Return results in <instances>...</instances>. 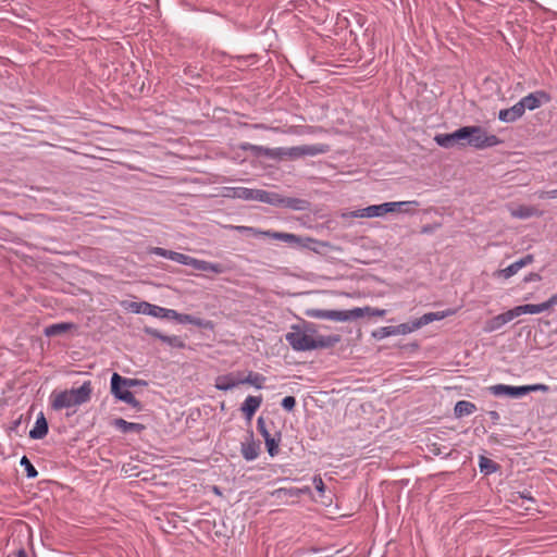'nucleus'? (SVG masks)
<instances>
[{"label": "nucleus", "instance_id": "f257e3e1", "mask_svg": "<svg viewBox=\"0 0 557 557\" xmlns=\"http://www.w3.org/2000/svg\"><path fill=\"white\" fill-rule=\"evenodd\" d=\"M285 337L293 349L297 351L326 348L339 342L338 336H323L317 334L314 330L309 327L300 330L296 326H293L292 331L288 332Z\"/></svg>", "mask_w": 557, "mask_h": 557}, {"label": "nucleus", "instance_id": "f03ea898", "mask_svg": "<svg viewBox=\"0 0 557 557\" xmlns=\"http://www.w3.org/2000/svg\"><path fill=\"white\" fill-rule=\"evenodd\" d=\"M92 394L90 381L84 382L79 387L63 391H53L49 396V404L55 411L78 407L88 403Z\"/></svg>", "mask_w": 557, "mask_h": 557}, {"label": "nucleus", "instance_id": "7ed1b4c3", "mask_svg": "<svg viewBox=\"0 0 557 557\" xmlns=\"http://www.w3.org/2000/svg\"><path fill=\"white\" fill-rule=\"evenodd\" d=\"M555 304V297L542 304H527L517 306L506 312L495 315L485 322L484 331L487 333L494 332L500 329L506 323L510 322L515 318L520 317L521 314H539L546 310H548Z\"/></svg>", "mask_w": 557, "mask_h": 557}, {"label": "nucleus", "instance_id": "20e7f679", "mask_svg": "<svg viewBox=\"0 0 557 557\" xmlns=\"http://www.w3.org/2000/svg\"><path fill=\"white\" fill-rule=\"evenodd\" d=\"M374 315V317H384L386 314V310L377 309L372 307L364 308H354L351 310L338 311V310H323V309H308L306 311V315L314 319H326L333 321H348L352 319H359L364 315Z\"/></svg>", "mask_w": 557, "mask_h": 557}, {"label": "nucleus", "instance_id": "39448f33", "mask_svg": "<svg viewBox=\"0 0 557 557\" xmlns=\"http://www.w3.org/2000/svg\"><path fill=\"white\" fill-rule=\"evenodd\" d=\"M253 151L262 152L263 154L271 158H289L297 159L305 156H318L325 153L330 150V147L325 144H315V145H304L296 146L289 148H263L258 146H250Z\"/></svg>", "mask_w": 557, "mask_h": 557}, {"label": "nucleus", "instance_id": "423d86ee", "mask_svg": "<svg viewBox=\"0 0 557 557\" xmlns=\"http://www.w3.org/2000/svg\"><path fill=\"white\" fill-rule=\"evenodd\" d=\"M457 136L460 138L461 146H470L475 149H485L502 143L496 135L488 134L481 126L460 127L457 129Z\"/></svg>", "mask_w": 557, "mask_h": 557}, {"label": "nucleus", "instance_id": "0eeeda50", "mask_svg": "<svg viewBox=\"0 0 557 557\" xmlns=\"http://www.w3.org/2000/svg\"><path fill=\"white\" fill-rule=\"evenodd\" d=\"M236 231L240 233H249L253 236H267L273 239L283 240L289 244H297L304 248L314 249L312 247L313 244L318 242L310 237H300L292 233H282V232H273V231H260L250 226H235Z\"/></svg>", "mask_w": 557, "mask_h": 557}, {"label": "nucleus", "instance_id": "6e6552de", "mask_svg": "<svg viewBox=\"0 0 557 557\" xmlns=\"http://www.w3.org/2000/svg\"><path fill=\"white\" fill-rule=\"evenodd\" d=\"M223 196L264 203H267V201H273V199L269 197V191L246 187H225Z\"/></svg>", "mask_w": 557, "mask_h": 557}, {"label": "nucleus", "instance_id": "1a4fd4ad", "mask_svg": "<svg viewBox=\"0 0 557 557\" xmlns=\"http://www.w3.org/2000/svg\"><path fill=\"white\" fill-rule=\"evenodd\" d=\"M120 381H122V376L117 373H113L111 377V393L115 398L131 405L133 408L139 409L140 403L135 398L128 388H125L122 384H120Z\"/></svg>", "mask_w": 557, "mask_h": 557}, {"label": "nucleus", "instance_id": "9d476101", "mask_svg": "<svg viewBox=\"0 0 557 557\" xmlns=\"http://www.w3.org/2000/svg\"><path fill=\"white\" fill-rule=\"evenodd\" d=\"M178 263L190 265L198 271L213 272L215 274H221L225 271L224 267L220 263L208 262L206 260L196 259L184 253H182Z\"/></svg>", "mask_w": 557, "mask_h": 557}, {"label": "nucleus", "instance_id": "9b49d317", "mask_svg": "<svg viewBox=\"0 0 557 557\" xmlns=\"http://www.w3.org/2000/svg\"><path fill=\"white\" fill-rule=\"evenodd\" d=\"M534 262V256L533 255H527L520 260L511 263L505 269H499L494 272L495 277L508 280L511 276L516 275L522 268L528 267Z\"/></svg>", "mask_w": 557, "mask_h": 557}, {"label": "nucleus", "instance_id": "f8f14e48", "mask_svg": "<svg viewBox=\"0 0 557 557\" xmlns=\"http://www.w3.org/2000/svg\"><path fill=\"white\" fill-rule=\"evenodd\" d=\"M122 307L133 313H141L158 318L159 306L147 301H123Z\"/></svg>", "mask_w": 557, "mask_h": 557}, {"label": "nucleus", "instance_id": "ddd939ff", "mask_svg": "<svg viewBox=\"0 0 557 557\" xmlns=\"http://www.w3.org/2000/svg\"><path fill=\"white\" fill-rule=\"evenodd\" d=\"M550 101V97L547 92L543 90H539L535 92H531L528 96L523 97L520 100V103L522 104V109L525 112V110H535L540 108L543 103H547Z\"/></svg>", "mask_w": 557, "mask_h": 557}, {"label": "nucleus", "instance_id": "4468645a", "mask_svg": "<svg viewBox=\"0 0 557 557\" xmlns=\"http://www.w3.org/2000/svg\"><path fill=\"white\" fill-rule=\"evenodd\" d=\"M387 205L381 203V205H372L356 211H352L349 213L352 218H381L387 214L386 210H388Z\"/></svg>", "mask_w": 557, "mask_h": 557}, {"label": "nucleus", "instance_id": "2eb2a0df", "mask_svg": "<svg viewBox=\"0 0 557 557\" xmlns=\"http://www.w3.org/2000/svg\"><path fill=\"white\" fill-rule=\"evenodd\" d=\"M549 386L546 384H533V385H524V386H509L507 385V396L510 397H520L530 392H548Z\"/></svg>", "mask_w": 557, "mask_h": 557}, {"label": "nucleus", "instance_id": "dca6fc26", "mask_svg": "<svg viewBox=\"0 0 557 557\" xmlns=\"http://www.w3.org/2000/svg\"><path fill=\"white\" fill-rule=\"evenodd\" d=\"M242 384L240 376L235 373L219 375L214 386L219 391H228Z\"/></svg>", "mask_w": 557, "mask_h": 557}, {"label": "nucleus", "instance_id": "f3484780", "mask_svg": "<svg viewBox=\"0 0 557 557\" xmlns=\"http://www.w3.org/2000/svg\"><path fill=\"white\" fill-rule=\"evenodd\" d=\"M269 197L273 199V201H267L269 205L278 206V207H285V208H292L295 210H300L304 207L300 206L302 203L301 200L295 199V198H284L281 195L276 193H269Z\"/></svg>", "mask_w": 557, "mask_h": 557}, {"label": "nucleus", "instance_id": "a211bd4d", "mask_svg": "<svg viewBox=\"0 0 557 557\" xmlns=\"http://www.w3.org/2000/svg\"><path fill=\"white\" fill-rule=\"evenodd\" d=\"M524 114L522 104L518 101L511 108L503 109L498 113V119L503 122H515Z\"/></svg>", "mask_w": 557, "mask_h": 557}, {"label": "nucleus", "instance_id": "6ab92c4d", "mask_svg": "<svg viewBox=\"0 0 557 557\" xmlns=\"http://www.w3.org/2000/svg\"><path fill=\"white\" fill-rule=\"evenodd\" d=\"M454 310H446V311H437V312H429L423 314L422 317L416 319V326H424L429 323H432L434 321L443 320L446 317H449L454 314Z\"/></svg>", "mask_w": 557, "mask_h": 557}, {"label": "nucleus", "instance_id": "aec40b11", "mask_svg": "<svg viewBox=\"0 0 557 557\" xmlns=\"http://www.w3.org/2000/svg\"><path fill=\"white\" fill-rule=\"evenodd\" d=\"M261 396H248L242 405V411L247 419H251L261 406Z\"/></svg>", "mask_w": 557, "mask_h": 557}, {"label": "nucleus", "instance_id": "412c9836", "mask_svg": "<svg viewBox=\"0 0 557 557\" xmlns=\"http://www.w3.org/2000/svg\"><path fill=\"white\" fill-rule=\"evenodd\" d=\"M509 211L511 216L517 219H529L541 214L535 207L524 205L511 207Z\"/></svg>", "mask_w": 557, "mask_h": 557}, {"label": "nucleus", "instance_id": "4be33fe9", "mask_svg": "<svg viewBox=\"0 0 557 557\" xmlns=\"http://www.w3.org/2000/svg\"><path fill=\"white\" fill-rule=\"evenodd\" d=\"M311 493V488L309 486H305V487H301V488H298V487H289V488H285V487H282V488H277L276 491L273 492V495H275L278 499H284V498H288V497H299L300 495L302 494H310Z\"/></svg>", "mask_w": 557, "mask_h": 557}, {"label": "nucleus", "instance_id": "5701e85b", "mask_svg": "<svg viewBox=\"0 0 557 557\" xmlns=\"http://www.w3.org/2000/svg\"><path fill=\"white\" fill-rule=\"evenodd\" d=\"M48 433V423L44 414L41 413L36 422L34 428L29 431V437L34 440L44 438Z\"/></svg>", "mask_w": 557, "mask_h": 557}, {"label": "nucleus", "instance_id": "b1692460", "mask_svg": "<svg viewBox=\"0 0 557 557\" xmlns=\"http://www.w3.org/2000/svg\"><path fill=\"white\" fill-rule=\"evenodd\" d=\"M435 143L443 148H451L460 145V138L457 136V129L450 134H437L434 137Z\"/></svg>", "mask_w": 557, "mask_h": 557}, {"label": "nucleus", "instance_id": "393cba45", "mask_svg": "<svg viewBox=\"0 0 557 557\" xmlns=\"http://www.w3.org/2000/svg\"><path fill=\"white\" fill-rule=\"evenodd\" d=\"M114 425L119 430H121L123 433H129V432L140 433L141 431L145 430V425L144 424L128 422V421H126V420H124L122 418L115 419L114 420Z\"/></svg>", "mask_w": 557, "mask_h": 557}, {"label": "nucleus", "instance_id": "a878e982", "mask_svg": "<svg viewBox=\"0 0 557 557\" xmlns=\"http://www.w3.org/2000/svg\"><path fill=\"white\" fill-rule=\"evenodd\" d=\"M176 321L180 323H189V324H193V325H196L199 327H211L212 326L211 321H203L199 318H196L190 314H185V313H178Z\"/></svg>", "mask_w": 557, "mask_h": 557}, {"label": "nucleus", "instance_id": "bb28decb", "mask_svg": "<svg viewBox=\"0 0 557 557\" xmlns=\"http://www.w3.org/2000/svg\"><path fill=\"white\" fill-rule=\"evenodd\" d=\"M475 410L476 406L473 403L467 400L458 401L454 408L455 414L458 418L472 414Z\"/></svg>", "mask_w": 557, "mask_h": 557}, {"label": "nucleus", "instance_id": "cd10ccee", "mask_svg": "<svg viewBox=\"0 0 557 557\" xmlns=\"http://www.w3.org/2000/svg\"><path fill=\"white\" fill-rule=\"evenodd\" d=\"M242 455L248 461L255 460L259 455V445L256 444L253 441L243 443Z\"/></svg>", "mask_w": 557, "mask_h": 557}, {"label": "nucleus", "instance_id": "c85d7f7f", "mask_svg": "<svg viewBox=\"0 0 557 557\" xmlns=\"http://www.w3.org/2000/svg\"><path fill=\"white\" fill-rule=\"evenodd\" d=\"M242 384H249L256 388H262L265 377L257 372L250 371L246 377H240Z\"/></svg>", "mask_w": 557, "mask_h": 557}, {"label": "nucleus", "instance_id": "c756f323", "mask_svg": "<svg viewBox=\"0 0 557 557\" xmlns=\"http://www.w3.org/2000/svg\"><path fill=\"white\" fill-rule=\"evenodd\" d=\"M74 327L72 323H57L51 324L45 329L46 336H55L65 333Z\"/></svg>", "mask_w": 557, "mask_h": 557}, {"label": "nucleus", "instance_id": "7c9ffc66", "mask_svg": "<svg viewBox=\"0 0 557 557\" xmlns=\"http://www.w3.org/2000/svg\"><path fill=\"white\" fill-rule=\"evenodd\" d=\"M149 252L153 253V255H157V256H160V257L168 258V259L173 260L175 262H180V259H181V256H182L181 252H176V251H172V250H166V249L161 248V247H152V248H150Z\"/></svg>", "mask_w": 557, "mask_h": 557}, {"label": "nucleus", "instance_id": "2f4dec72", "mask_svg": "<svg viewBox=\"0 0 557 557\" xmlns=\"http://www.w3.org/2000/svg\"><path fill=\"white\" fill-rule=\"evenodd\" d=\"M394 327L396 335H406L420 329V326H416V320L412 321L411 323H401Z\"/></svg>", "mask_w": 557, "mask_h": 557}, {"label": "nucleus", "instance_id": "473e14b6", "mask_svg": "<svg viewBox=\"0 0 557 557\" xmlns=\"http://www.w3.org/2000/svg\"><path fill=\"white\" fill-rule=\"evenodd\" d=\"M387 205L388 210H386L387 213H394V212H400V207H412L417 206V201H393V202H385Z\"/></svg>", "mask_w": 557, "mask_h": 557}, {"label": "nucleus", "instance_id": "72a5a7b5", "mask_svg": "<svg viewBox=\"0 0 557 557\" xmlns=\"http://www.w3.org/2000/svg\"><path fill=\"white\" fill-rule=\"evenodd\" d=\"M158 338H160L162 342L177 348H183L185 346L184 342L178 336H166L161 334H156Z\"/></svg>", "mask_w": 557, "mask_h": 557}, {"label": "nucleus", "instance_id": "f704fd0d", "mask_svg": "<svg viewBox=\"0 0 557 557\" xmlns=\"http://www.w3.org/2000/svg\"><path fill=\"white\" fill-rule=\"evenodd\" d=\"M479 466H480V469L482 471H485L486 473L495 472L497 469V466L493 460H491L486 457H483V456L480 458Z\"/></svg>", "mask_w": 557, "mask_h": 557}, {"label": "nucleus", "instance_id": "c9c22d12", "mask_svg": "<svg viewBox=\"0 0 557 557\" xmlns=\"http://www.w3.org/2000/svg\"><path fill=\"white\" fill-rule=\"evenodd\" d=\"M21 466L25 468L26 474L28 478H35L37 476L38 472L36 468L33 466V463L29 461V459L26 456H23L21 459Z\"/></svg>", "mask_w": 557, "mask_h": 557}, {"label": "nucleus", "instance_id": "e433bc0d", "mask_svg": "<svg viewBox=\"0 0 557 557\" xmlns=\"http://www.w3.org/2000/svg\"><path fill=\"white\" fill-rule=\"evenodd\" d=\"M373 335L379 338V339H382V338H385V337H388V336H395V327L394 326H384V327H380L379 330H376Z\"/></svg>", "mask_w": 557, "mask_h": 557}, {"label": "nucleus", "instance_id": "4c0bfd02", "mask_svg": "<svg viewBox=\"0 0 557 557\" xmlns=\"http://www.w3.org/2000/svg\"><path fill=\"white\" fill-rule=\"evenodd\" d=\"M278 444H280V440H276L275 437L267 438L265 446H267V449H268V453L270 454V456L274 457L277 455Z\"/></svg>", "mask_w": 557, "mask_h": 557}, {"label": "nucleus", "instance_id": "58836bf2", "mask_svg": "<svg viewBox=\"0 0 557 557\" xmlns=\"http://www.w3.org/2000/svg\"><path fill=\"white\" fill-rule=\"evenodd\" d=\"M158 311H159L158 318L173 319L176 321L177 315H178V312L173 309H166V308L159 307Z\"/></svg>", "mask_w": 557, "mask_h": 557}, {"label": "nucleus", "instance_id": "ea45409f", "mask_svg": "<svg viewBox=\"0 0 557 557\" xmlns=\"http://www.w3.org/2000/svg\"><path fill=\"white\" fill-rule=\"evenodd\" d=\"M296 406V399L293 396H286L282 400V407L287 411H293Z\"/></svg>", "mask_w": 557, "mask_h": 557}, {"label": "nucleus", "instance_id": "a19ab883", "mask_svg": "<svg viewBox=\"0 0 557 557\" xmlns=\"http://www.w3.org/2000/svg\"><path fill=\"white\" fill-rule=\"evenodd\" d=\"M488 389L495 396L507 395V385L504 384L493 385Z\"/></svg>", "mask_w": 557, "mask_h": 557}, {"label": "nucleus", "instance_id": "79ce46f5", "mask_svg": "<svg viewBox=\"0 0 557 557\" xmlns=\"http://www.w3.org/2000/svg\"><path fill=\"white\" fill-rule=\"evenodd\" d=\"M140 382L138 380H135V379H126V377H123L122 376V381H120V384L123 385V387L125 388H131L137 384H139Z\"/></svg>", "mask_w": 557, "mask_h": 557}, {"label": "nucleus", "instance_id": "37998d69", "mask_svg": "<svg viewBox=\"0 0 557 557\" xmlns=\"http://www.w3.org/2000/svg\"><path fill=\"white\" fill-rule=\"evenodd\" d=\"M313 484H314V487L317 488V491L322 495L324 493V483H323V480L321 476H314L313 478Z\"/></svg>", "mask_w": 557, "mask_h": 557}, {"label": "nucleus", "instance_id": "c03bdc74", "mask_svg": "<svg viewBox=\"0 0 557 557\" xmlns=\"http://www.w3.org/2000/svg\"><path fill=\"white\" fill-rule=\"evenodd\" d=\"M542 280V276L539 274V273H535V272H531L529 273L528 275L524 276L523 281L525 283H529V282H539Z\"/></svg>", "mask_w": 557, "mask_h": 557}, {"label": "nucleus", "instance_id": "a18cd8bd", "mask_svg": "<svg viewBox=\"0 0 557 557\" xmlns=\"http://www.w3.org/2000/svg\"><path fill=\"white\" fill-rule=\"evenodd\" d=\"M258 429L260 433L262 434L264 442H267V438H272L273 436L270 434V432L261 424V419L258 421Z\"/></svg>", "mask_w": 557, "mask_h": 557}, {"label": "nucleus", "instance_id": "49530a36", "mask_svg": "<svg viewBox=\"0 0 557 557\" xmlns=\"http://www.w3.org/2000/svg\"><path fill=\"white\" fill-rule=\"evenodd\" d=\"M541 198H557V188L549 191H542L540 194Z\"/></svg>", "mask_w": 557, "mask_h": 557}, {"label": "nucleus", "instance_id": "de8ad7c7", "mask_svg": "<svg viewBox=\"0 0 557 557\" xmlns=\"http://www.w3.org/2000/svg\"><path fill=\"white\" fill-rule=\"evenodd\" d=\"M400 212L410 213L412 212L411 207H400Z\"/></svg>", "mask_w": 557, "mask_h": 557}, {"label": "nucleus", "instance_id": "09e8293b", "mask_svg": "<svg viewBox=\"0 0 557 557\" xmlns=\"http://www.w3.org/2000/svg\"><path fill=\"white\" fill-rule=\"evenodd\" d=\"M16 557H27V554L24 549H20L16 554Z\"/></svg>", "mask_w": 557, "mask_h": 557}, {"label": "nucleus", "instance_id": "8fccbe9b", "mask_svg": "<svg viewBox=\"0 0 557 557\" xmlns=\"http://www.w3.org/2000/svg\"><path fill=\"white\" fill-rule=\"evenodd\" d=\"M296 128H297V127H295V126H290V127L288 128V131H285V132H286V133H294V134H296V133H297V132H296Z\"/></svg>", "mask_w": 557, "mask_h": 557}, {"label": "nucleus", "instance_id": "3c124183", "mask_svg": "<svg viewBox=\"0 0 557 557\" xmlns=\"http://www.w3.org/2000/svg\"><path fill=\"white\" fill-rule=\"evenodd\" d=\"M271 129L274 131V132H280L281 131L278 127H273Z\"/></svg>", "mask_w": 557, "mask_h": 557}]
</instances>
